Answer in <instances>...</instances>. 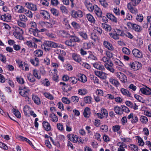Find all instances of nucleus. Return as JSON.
Instances as JSON below:
<instances>
[{"label": "nucleus", "instance_id": "obj_32", "mask_svg": "<svg viewBox=\"0 0 151 151\" xmlns=\"http://www.w3.org/2000/svg\"><path fill=\"white\" fill-rule=\"evenodd\" d=\"M50 120L52 122H56L58 121V118L56 115L54 114H50L49 116Z\"/></svg>", "mask_w": 151, "mask_h": 151}, {"label": "nucleus", "instance_id": "obj_27", "mask_svg": "<svg viewBox=\"0 0 151 151\" xmlns=\"http://www.w3.org/2000/svg\"><path fill=\"white\" fill-rule=\"evenodd\" d=\"M34 54L37 57H40L43 55V52L41 50H37L34 52Z\"/></svg>", "mask_w": 151, "mask_h": 151}, {"label": "nucleus", "instance_id": "obj_43", "mask_svg": "<svg viewBox=\"0 0 151 151\" xmlns=\"http://www.w3.org/2000/svg\"><path fill=\"white\" fill-rule=\"evenodd\" d=\"M121 127L119 125H115L113 126L112 129L114 132H117L118 133Z\"/></svg>", "mask_w": 151, "mask_h": 151}, {"label": "nucleus", "instance_id": "obj_26", "mask_svg": "<svg viewBox=\"0 0 151 151\" xmlns=\"http://www.w3.org/2000/svg\"><path fill=\"white\" fill-rule=\"evenodd\" d=\"M78 35L83 39L85 40L88 39V36L86 32L81 31L78 32Z\"/></svg>", "mask_w": 151, "mask_h": 151}, {"label": "nucleus", "instance_id": "obj_30", "mask_svg": "<svg viewBox=\"0 0 151 151\" xmlns=\"http://www.w3.org/2000/svg\"><path fill=\"white\" fill-rule=\"evenodd\" d=\"M90 109L88 107H86L84 111L83 114L85 117H89L90 115Z\"/></svg>", "mask_w": 151, "mask_h": 151}, {"label": "nucleus", "instance_id": "obj_48", "mask_svg": "<svg viewBox=\"0 0 151 151\" xmlns=\"http://www.w3.org/2000/svg\"><path fill=\"white\" fill-rule=\"evenodd\" d=\"M122 50L124 53L127 55H129L130 53V50L126 47H123L122 49Z\"/></svg>", "mask_w": 151, "mask_h": 151}, {"label": "nucleus", "instance_id": "obj_57", "mask_svg": "<svg viewBox=\"0 0 151 151\" xmlns=\"http://www.w3.org/2000/svg\"><path fill=\"white\" fill-rule=\"evenodd\" d=\"M138 119L137 116L134 115L131 119V121L132 124H135L137 122Z\"/></svg>", "mask_w": 151, "mask_h": 151}, {"label": "nucleus", "instance_id": "obj_15", "mask_svg": "<svg viewBox=\"0 0 151 151\" xmlns=\"http://www.w3.org/2000/svg\"><path fill=\"white\" fill-rule=\"evenodd\" d=\"M103 44L106 48L110 50H113L114 47L112 44L107 41H104L103 42Z\"/></svg>", "mask_w": 151, "mask_h": 151}, {"label": "nucleus", "instance_id": "obj_58", "mask_svg": "<svg viewBox=\"0 0 151 151\" xmlns=\"http://www.w3.org/2000/svg\"><path fill=\"white\" fill-rule=\"evenodd\" d=\"M62 33V34L63 37H70V35L68 33L64 30H63L61 31Z\"/></svg>", "mask_w": 151, "mask_h": 151}, {"label": "nucleus", "instance_id": "obj_4", "mask_svg": "<svg viewBox=\"0 0 151 151\" xmlns=\"http://www.w3.org/2000/svg\"><path fill=\"white\" fill-rule=\"evenodd\" d=\"M127 25L129 27L132 28L136 32H139L142 30L141 27L137 24L129 22L127 23Z\"/></svg>", "mask_w": 151, "mask_h": 151}, {"label": "nucleus", "instance_id": "obj_22", "mask_svg": "<svg viewBox=\"0 0 151 151\" xmlns=\"http://www.w3.org/2000/svg\"><path fill=\"white\" fill-rule=\"evenodd\" d=\"M15 9L16 11L19 13H23L25 11L24 8L20 5L16 6L15 7Z\"/></svg>", "mask_w": 151, "mask_h": 151}, {"label": "nucleus", "instance_id": "obj_61", "mask_svg": "<svg viewBox=\"0 0 151 151\" xmlns=\"http://www.w3.org/2000/svg\"><path fill=\"white\" fill-rule=\"evenodd\" d=\"M130 148L133 151H138V147L134 145H130Z\"/></svg>", "mask_w": 151, "mask_h": 151}, {"label": "nucleus", "instance_id": "obj_17", "mask_svg": "<svg viewBox=\"0 0 151 151\" xmlns=\"http://www.w3.org/2000/svg\"><path fill=\"white\" fill-rule=\"evenodd\" d=\"M113 64L112 62H110L109 63L105 64V66L106 68L110 72L114 73V69L113 67Z\"/></svg>", "mask_w": 151, "mask_h": 151}, {"label": "nucleus", "instance_id": "obj_42", "mask_svg": "<svg viewBox=\"0 0 151 151\" xmlns=\"http://www.w3.org/2000/svg\"><path fill=\"white\" fill-rule=\"evenodd\" d=\"M14 31L19 32V33H20L22 34H23L24 33V32L22 29L18 27L15 26L14 27Z\"/></svg>", "mask_w": 151, "mask_h": 151}, {"label": "nucleus", "instance_id": "obj_47", "mask_svg": "<svg viewBox=\"0 0 151 151\" xmlns=\"http://www.w3.org/2000/svg\"><path fill=\"white\" fill-rule=\"evenodd\" d=\"M32 73L33 76L36 78L40 79V76L38 74V72L36 69H34L32 70Z\"/></svg>", "mask_w": 151, "mask_h": 151}, {"label": "nucleus", "instance_id": "obj_11", "mask_svg": "<svg viewBox=\"0 0 151 151\" xmlns=\"http://www.w3.org/2000/svg\"><path fill=\"white\" fill-rule=\"evenodd\" d=\"M84 4L88 9L90 12H92L93 9V6L88 1L85 0L84 2Z\"/></svg>", "mask_w": 151, "mask_h": 151}, {"label": "nucleus", "instance_id": "obj_39", "mask_svg": "<svg viewBox=\"0 0 151 151\" xmlns=\"http://www.w3.org/2000/svg\"><path fill=\"white\" fill-rule=\"evenodd\" d=\"M140 120L141 122L144 124H146L148 121L147 118L146 116H141L140 117Z\"/></svg>", "mask_w": 151, "mask_h": 151}, {"label": "nucleus", "instance_id": "obj_9", "mask_svg": "<svg viewBox=\"0 0 151 151\" xmlns=\"http://www.w3.org/2000/svg\"><path fill=\"white\" fill-rule=\"evenodd\" d=\"M88 55L87 56V58L89 60H97V58L95 55L94 52H93L89 51L88 52Z\"/></svg>", "mask_w": 151, "mask_h": 151}, {"label": "nucleus", "instance_id": "obj_55", "mask_svg": "<svg viewBox=\"0 0 151 151\" xmlns=\"http://www.w3.org/2000/svg\"><path fill=\"white\" fill-rule=\"evenodd\" d=\"M127 145L125 144H121L120 147L118 149V151H124V148L127 147Z\"/></svg>", "mask_w": 151, "mask_h": 151}, {"label": "nucleus", "instance_id": "obj_21", "mask_svg": "<svg viewBox=\"0 0 151 151\" xmlns=\"http://www.w3.org/2000/svg\"><path fill=\"white\" fill-rule=\"evenodd\" d=\"M32 99L34 102L37 105H40L41 104V101L40 98L37 95H32Z\"/></svg>", "mask_w": 151, "mask_h": 151}, {"label": "nucleus", "instance_id": "obj_6", "mask_svg": "<svg viewBox=\"0 0 151 151\" xmlns=\"http://www.w3.org/2000/svg\"><path fill=\"white\" fill-rule=\"evenodd\" d=\"M116 76L123 83H126L127 81L126 76L121 72L117 73Z\"/></svg>", "mask_w": 151, "mask_h": 151}, {"label": "nucleus", "instance_id": "obj_49", "mask_svg": "<svg viewBox=\"0 0 151 151\" xmlns=\"http://www.w3.org/2000/svg\"><path fill=\"white\" fill-rule=\"evenodd\" d=\"M122 112H125L127 113H128L130 112V110L129 109L125 106L121 105Z\"/></svg>", "mask_w": 151, "mask_h": 151}, {"label": "nucleus", "instance_id": "obj_50", "mask_svg": "<svg viewBox=\"0 0 151 151\" xmlns=\"http://www.w3.org/2000/svg\"><path fill=\"white\" fill-rule=\"evenodd\" d=\"M29 25L31 27L30 28L33 29H36L37 28V25L36 23L35 22H31L29 24Z\"/></svg>", "mask_w": 151, "mask_h": 151}, {"label": "nucleus", "instance_id": "obj_24", "mask_svg": "<svg viewBox=\"0 0 151 151\" xmlns=\"http://www.w3.org/2000/svg\"><path fill=\"white\" fill-rule=\"evenodd\" d=\"M79 77L78 79L82 82L85 83L87 81V78L86 76L83 74H79Z\"/></svg>", "mask_w": 151, "mask_h": 151}, {"label": "nucleus", "instance_id": "obj_56", "mask_svg": "<svg viewBox=\"0 0 151 151\" xmlns=\"http://www.w3.org/2000/svg\"><path fill=\"white\" fill-rule=\"evenodd\" d=\"M71 101L74 103H77L79 101V98L77 96H73L71 97Z\"/></svg>", "mask_w": 151, "mask_h": 151}, {"label": "nucleus", "instance_id": "obj_51", "mask_svg": "<svg viewBox=\"0 0 151 151\" xmlns=\"http://www.w3.org/2000/svg\"><path fill=\"white\" fill-rule=\"evenodd\" d=\"M23 34L17 32L15 31L13 32V35L17 39H20L22 37V35Z\"/></svg>", "mask_w": 151, "mask_h": 151}, {"label": "nucleus", "instance_id": "obj_31", "mask_svg": "<svg viewBox=\"0 0 151 151\" xmlns=\"http://www.w3.org/2000/svg\"><path fill=\"white\" fill-rule=\"evenodd\" d=\"M102 26L106 31H110L111 30V26L104 23L102 24Z\"/></svg>", "mask_w": 151, "mask_h": 151}, {"label": "nucleus", "instance_id": "obj_45", "mask_svg": "<svg viewBox=\"0 0 151 151\" xmlns=\"http://www.w3.org/2000/svg\"><path fill=\"white\" fill-rule=\"evenodd\" d=\"M27 78L29 81L32 83L34 82L35 81V77L31 74L28 75Z\"/></svg>", "mask_w": 151, "mask_h": 151}, {"label": "nucleus", "instance_id": "obj_2", "mask_svg": "<svg viewBox=\"0 0 151 151\" xmlns=\"http://www.w3.org/2000/svg\"><path fill=\"white\" fill-rule=\"evenodd\" d=\"M25 87L23 88L19 87V92L21 95L24 97L29 98V90H26Z\"/></svg>", "mask_w": 151, "mask_h": 151}, {"label": "nucleus", "instance_id": "obj_10", "mask_svg": "<svg viewBox=\"0 0 151 151\" xmlns=\"http://www.w3.org/2000/svg\"><path fill=\"white\" fill-rule=\"evenodd\" d=\"M40 14L41 16L45 19H48L50 18V15L49 13L46 11L41 10Z\"/></svg>", "mask_w": 151, "mask_h": 151}, {"label": "nucleus", "instance_id": "obj_54", "mask_svg": "<svg viewBox=\"0 0 151 151\" xmlns=\"http://www.w3.org/2000/svg\"><path fill=\"white\" fill-rule=\"evenodd\" d=\"M44 96L50 100H53V97L51 94L49 93H45L44 94Z\"/></svg>", "mask_w": 151, "mask_h": 151}, {"label": "nucleus", "instance_id": "obj_28", "mask_svg": "<svg viewBox=\"0 0 151 151\" xmlns=\"http://www.w3.org/2000/svg\"><path fill=\"white\" fill-rule=\"evenodd\" d=\"M140 91L143 94L146 95H150L151 94V92L150 91L149 88L148 89L141 88Z\"/></svg>", "mask_w": 151, "mask_h": 151}, {"label": "nucleus", "instance_id": "obj_1", "mask_svg": "<svg viewBox=\"0 0 151 151\" xmlns=\"http://www.w3.org/2000/svg\"><path fill=\"white\" fill-rule=\"evenodd\" d=\"M114 32L115 33H109V35L110 37L114 40L119 39V36H124V32L122 30L119 29H116Z\"/></svg>", "mask_w": 151, "mask_h": 151}, {"label": "nucleus", "instance_id": "obj_41", "mask_svg": "<svg viewBox=\"0 0 151 151\" xmlns=\"http://www.w3.org/2000/svg\"><path fill=\"white\" fill-rule=\"evenodd\" d=\"M65 43L66 45L68 46L74 47L75 46L74 43L72 42L70 39V40H66L65 42Z\"/></svg>", "mask_w": 151, "mask_h": 151}, {"label": "nucleus", "instance_id": "obj_25", "mask_svg": "<svg viewBox=\"0 0 151 151\" xmlns=\"http://www.w3.org/2000/svg\"><path fill=\"white\" fill-rule=\"evenodd\" d=\"M70 38L73 43L74 42H79L81 41L78 37L75 35L70 36Z\"/></svg>", "mask_w": 151, "mask_h": 151}, {"label": "nucleus", "instance_id": "obj_33", "mask_svg": "<svg viewBox=\"0 0 151 151\" xmlns=\"http://www.w3.org/2000/svg\"><path fill=\"white\" fill-rule=\"evenodd\" d=\"M109 82L113 85H114L116 87L120 84L119 82L116 79L113 78H110L109 79Z\"/></svg>", "mask_w": 151, "mask_h": 151}, {"label": "nucleus", "instance_id": "obj_52", "mask_svg": "<svg viewBox=\"0 0 151 151\" xmlns=\"http://www.w3.org/2000/svg\"><path fill=\"white\" fill-rule=\"evenodd\" d=\"M91 98L89 96H86L84 99V102L86 104H90L91 102Z\"/></svg>", "mask_w": 151, "mask_h": 151}, {"label": "nucleus", "instance_id": "obj_60", "mask_svg": "<svg viewBox=\"0 0 151 151\" xmlns=\"http://www.w3.org/2000/svg\"><path fill=\"white\" fill-rule=\"evenodd\" d=\"M132 5L134 6H137L139 4L141 0H131Z\"/></svg>", "mask_w": 151, "mask_h": 151}, {"label": "nucleus", "instance_id": "obj_36", "mask_svg": "<svg viewBox=\"0 0 151 151\" xmlns=\"http://www.w3.org/2000/svg\"><path fill=\"white\" fill-rule=\"evenodd\" d=\"M96 75L101 79H104V73L102 71H96L95 72Z\"/></svg>", "mask_w": 151, "mask_h": 151}, {"label": "nucleus", "instance_id": "obj_16", "mask_svg": "<svg viewBox=\"0 0 151 151\" xmlns=\"http://www.w3.org/2000/svg\"><path fill=\"white\" fill-rule=\"evenodd\" d=\"M73 59L76 62L79 63L81 61V58L80 55L76 54L73 53L72 55Z\"/></svg>", "mask_w": 151, "mask_h": 151}, {"label": "nucleus", "instance_id": "obj_19", "mask_svg": "<svg viewBox=\"0 0 151 151\" xmlns=\"http://www.w3.org/2000/svg\"><path fill=\"white\" fill-rule=\"evenodd\" d=\"M120 91L124 95L130 98L132 97L131 93L127 90L124 88H122L121 89Z\"/></svg>", "mask_w": 151, "mask_h": 151}, {"label": "nucleus", "instance_id": "obj_63", "mask_svg": "<svg viewBox=\"0 0 151 151\" xmlns=\"http://www.w3.org/2000/svg\"><path fill=\"white\" fill-rule=\"evenodd\" d=\"M62 100L63 103L66 104H68L70 102V101L66 97L62 98Z\"/></svg>", "mask_w": 151, "mask_h": 151}, {"label": "nucleus", "instance_id": "obj_46", "mask_svg": "<svg viewBox=\"0 0 151 151\" xmlns=\"http://www.w3.org/2000/svg\"><path fill=\"white\" fill-rule=\"evenodd\" d=\"M101 130L103 132H106L108 130V127L106 125H101L100 127Z\"/></svg>", "mask_w": 151, "mask_h": 151}, {"label": "nucleus", "instance_id": "obj_38", "mask_svg": "<svg viewBox=\"0 0 151 151\" xmlns=\"http://www.w3.org/2000/svg\"><path fill=\"white\" fill-rule=\"evenodd\" d=\"M71 122L68 121L66 124V130L67 132H70L72 131V127L71 126Z\"/></svg>", "mask_w": 151, "mask_h": 151}, {"label": "nucleus", "instance_id": "obj_34", "mask_svg": "<svg viewBox=\"0 0 151 151\" xmlns=\"http://www.w3.org/2000/svg\"><path fill=\"white\" fill-rule=\"evenodd\" d=\"M19 20H18L21 21L23 22H25L27 21V17L24 14H21L19 15Z\"/></svg>", "mask_w": 151, "mask_h": 151}, {"label": "nucleus", "instance_id": "obj_5", "mask_svg": "<svg viewBox=\"0 0 151 151\" xmlns=\"http://www.w3.org/2000/svg\"><path fill=\"white\" fill-rule=\"evenodd\" d=\"M71 16L74 18H78L82 17L83 15V13L81 10L76 11L73 10L71 11Z\"/></svg>", "mask_w": 151, "mask_h": 151}, {"label": "nucleus", "instance_id": "obj_35", "mask_svg": "<svg viewBox=\"0 0 151 151\" xmlns=\"http://www.w3.org/2000/svg\"><path fill=\"white\" fill-rule=\"evenodd\" d=\"M51 13L54 15L56 16H58L59 15L60 13L59 11L55 8H52L50 9Z\"/></svg>", "mask_w": 151, "mask_h": 151}, {"label": "nucleus", "instance_id": "obj_53", "mask_svg": "<svg viewBox=\"0 0 151 151\" xmlns=\"http://www.w3.org/2000/svg\"><path fill=\"white\" fill-rule=\"evenodd\" d=\"M69 81L72 84H75L77 82V79L74 77H71L69 79Z\"/></svg>", "mask_w": 151, "mask_h": 151}, {"label": "nucleus", "instance_id": "obj_8", "mask_svg": "<svg viewBox=\"0 0 151 151\" xmlns=\"http://www.w3.org/2000/svg\"><path fill=\"white\" fill-rule=\"evenodd\" d=\"M29 33L30 34H33V35L36 37H40V34H39L40 31L37 28L36 29L29 28Z\"/></svg>", "mask_w": 151, "mask_h": 151}, {"label": "nucleus", "instance_id": "obj_18", "mask_svg": "<svg viewBox=\"0 0 151 151\" xmlns=\"http://www.w3.org/2000/svg\"><path fill=\"white\" fill-rule=\"evenodd\" d=\"M114 110L116 114L119 115H121L123 114L122 107L117 106H115L114 109Z\"/></svg>", "mask_w": 151, "mask_h": 151}, {"label": "nucleus", "instance_id": "obj_59", "mask_svg": "<svg viewBox=\"0 0 151 151\" xmlns=\"http://www.w3.org/2000/svg\"><path fill=\"white\" fill-rule=\"evenodd\" d=\"M106 54L109 59L113 57V53L109 51H106Z\"/></svg>", "mask_w": 151, "mask_h": 151}, {"label": "nucleus", "instance_id": "obj_12", "mask_svg": "<svg viewBox=\"0 0 151 151\" xmlns=\"http://www.w3.org/2000/svg\"><path fill=\"white\" fill-rule=\"evenodd\" d=\"M132 52L133 55L136 57L140 58L142 57V52L137 49H133Z\"/></svg>", "mask_w": 151, "mask_h": 151}, {"label": "nucleus", "instance_id": "obj_44", "mask_svg": "<svg viewBox=\"0 0 151 151\" xmlns=\"http://www.w3.org/2000/svg\"><path fill=\"white\" fill-rule=\"evenodd\" d=\"M114 63L116 65L122 67L124 66L123 64L119 60L117 59L114 60Z\"/></svg>", "mask_w": 151, "mask_h": 151}, {"label": "nucleus", "instance_id": "obj_20", "mask_svg": "<svg viewBox=\"0 0 151 151\" xmlns=\"http://www.w3.org/2000/svg\"><path fill=\"white\" fill-rule=\"evenodd\" d=\"M10 16L8 13L2 15L1 17V19L4 21L8 22L10 20Z\"/></svg>", "mask_w": 151, "mask_h": 151}, {"label": "nucleus", "instance_id": "obj_64", "mask_svg": "<svg viewBox=\"0 0 151 151\" xmlns=\"http://www.w3.org/2000/svg\"><path fill=\"white\" fill-rule=\"evenodd\" d=\"M41 47L42 48V49L44 50L45 51H48L50 50V48H48L47 46L45 45V43L41 45Z\"/></svg>", "mask_w": 151, "mask_h": 151}, {"label": "nucleus", "instance_id": "obj_7", "mask_svg": "<svg viewBox=\"0 0 151 151\" xmlns=\"http://www.w3.org/2000/svg\"><path fill=\"white\" fill-rule=\"evenodd\" d=\"M44 43L45 45L49 48H50V47L55 48L60 47L59 46V44L53 42L47 41H45Z\"/></svg>", "mask_w": 151, "mask_h": 151}, {"label": "nucleus", "instance_id": "obj_3", "mask_svg": "<svg viewBox=\"0 0 151 151\" xmlns=\"http://www.w3.org/2000/svg\"><path fill=\"white\" fill-rule=\"evenodd\" d=\"M129 66L134 70H137L142 67V65L138 62L130 63L128 64Z\"/></svg>", "mask_w": 151, "mask_h": 151}, {"label": "nucleus", "instance_id": "obj_37", "mask_svg": "<svg viewBox=\"0 0 151 151\" xmlns=\"http://www.w3.org/2000/svg\"><path fill=\"white\" fill-rule=\"evenodd\" d=\"M15 116L18 118L21 117V114L18 110L15 109H13L12 110Z\"/></svg>", "mask_w": 151, "mask_h": 151}, {"label": "nucleus", "instance_id": "obj_40", "mask_svg": "<svg viewBox=\"0 0 151 151\" xmlns=\"http://www.w3.org/2000/svg\"><path fill=\"white\" fill-rule=\"evenodd\" d=\"M71 24L75 29H78L80 28V24L75 21L72 22Z\"/></svg>", "mask_w": 151, "mask_h": 151}, {"label": "nucleus", "instance_id": "obj_62", "mask_svg": "<svg viewBox=\"0 0 151 151\" xmlns=\"http://www.w3.org/2000/svg\"><path fill=\"white\" fill-rule=\"evenodd\" d=\"M137 20L139 22H141L143 19V17L142 14H138L136 18Z\"/></svg>", "mask_w": 151, "mask_h": 151}, {"label": "nucleus", "instance_id": "obj_13", "mask_svg": "<svg viewBox=\"0 0 151 151\" xmlns=\"http://www.w3.org/2000/svg\"><path fill=\"white\" fill-rule=\"evenodd\" d=\"M67 137L70 140L74 143H76L78 141L77 136L76 135L69 134L67 135Z\"/></svg>", "mask_w": 151, "mask_h": 151}, {"label": "nucleus", "instance_id": "obj_14", "mask_svg": "<svg viewBox=\"0 0 151 151\" xmlns=\"http://www.w3.org/2000/svg\"><path fill=\"white\" fill-rule=\"evenodd\" d=\"M25 6L27 8L32 11H35L37 9L36 5L32 3H26L25 4Z\"/></svg>", "mask_w": 151, "mask_h": 151}, {"label": "nucleus", "instance_id": "obj_29", "mask_svg": "<svg viewBox=\"0 0 151 151\" xmlns=\"http://www.w3.org/2000/svg\"><path fill=\"white\" fill-rule=\"evenodd\" d=\"M88 21L90 22L94 23L95 22V20L93 17L90 14H88L86 15Z\"/></svg>", "mask_w": 151, "mask_h": 151}, {"label": "nucleus", "instance_id": "obj_23", "mask_svg": "<svg viewBox=\"0 0 151 151\" xmlns=\"http://www.w3.org/2000/svg\"><path fill=\"white\" fill-rule=\"evenodd\" d=\"M43 127L47 131L51 130V127L50 124L47 122H44L42 123Z\"/></svg>", "mask_w": 151, "mask_h": 151}]
</instances>
